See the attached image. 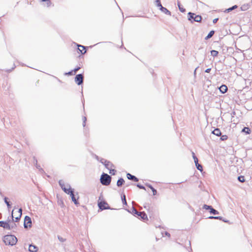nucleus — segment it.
<instances>
[{"label":"nucleus","instance_id":"f257e3e1","mask_svg":"<svg viewBox=\"0 0 252 252\" xmlns=\"http://www.w3.org/2000/svg\"><path fill=\"white\" fill-rule=\"evenodd\" d=\"M3 242L6 245L13 246L16 244L17 239L13 235H7L4 236Z\"/></svg>","mask_w":252,"mask_h":252},{"label":"nucleus","instance_id":"f03ea898","mask_svg":"<svg viewBox=\"0 0 252 252\" xmlns=\"http://www.w3.org/2000/svg\"><path fill=\"white\" fill-rule=\"evenodd\" d=\"M111 180V177L107 174L103 173L100 177V181L102 185L104 186L109 185Z\"/></svg>","mask_w":252,"mask_h":252},{"label":"nucleus","instance_id":"7ed1b4c3","mask_svg":"<svg viewBox=\"0 0 252 252\" xmlns=\"http://www.w3.org/2000/svg\"><path fill=\"white\" fill-rule=\"evenodd\" d=\"M131 213L135 216L136 215L138 218L142 220H148L147 215L144 212H139L133 207L132 208Z\"/></svg>","mask_w":252,"mask_h":252},{"label":"nucleus","instance_id":"20e7f679","mask_svg":"<svg viewBox=\"0 0 252 252\" xmlns=\"http://www.w3.org/2000/svg\"><path fill=\"white\" fill-rule=\"evenodd\" d=\"M202 17L200 15H196L192 12L188 13V20L190 21L191 23L193 22H200L201 21Z\"/></svg>","mask_w":252,"mask_h":252},{"label":"nucleus","instance_id":"39448f33","mask_svg":"<svg viewBox=\"0 0 252 252\" xmlns=\"http://www.w3.org/2000/svg\"><path fill=\"white\" fill-rule=\"evenodd\" d=\"M59 184L62 189L67 194H69V192L72 189L69 184L65 185L62 180H60Z\"/></svg>","mask_w":252,"mask_h":252},{"label":"nucleus","instance_id":"423d86ee","mask_svg":"<svg viewBox=\"0 0 252 252\" xmlns=\"http://www.w3.org/2000/svg\"><path fill=\"white\" fill-rule=\"evenodd\" d=\"M156 6L159 7V9L163 13L166 14V15H171V12L169 11L166 8L162 6L160 0H157Z\"/></svg>","mask_w":252,"mask_h":252},{"label":"nucleus","instance_id":"0eeeda50","mask_svg":"<svg viewBox=\"0 0 252 252\" xmlns=\"http://www.w3.org/2000/svg\"><path fill=\"white\" fill-rule=\"evenodd\" d=\"M13 210L12 212V220H10V222H9V227H7L6 228L7 230H12L13 231H14L17 228V225L15 223V221H14V216L13 215Z\"/></svg>","mask_w":252,"mask_h":252},{"label":"nucleus","instance_id":"6e6552de","mask_svg":"<svg viewBox=\"0 0 252 252\" xmlns=\"http://www.w3.org/2000/svg\"><path fill=\"white\" fill-rule=\"evenodd\" d=\"M98 206L99 208L101 210L110 209V207L109 206L108 203L105 201H101L98 203Z\"/></svg>","mask_w":252,"mask_h":252},{"label":"nucleus","instance_id":"1a4fd4ad","mask_svg":"<svg viewBox=\"0 0 252 252\" xmlns=\"http://www.w3.org/2000/svg\"><path fill=\"white\" fill-rule=\"evenodd\" d=\"M84 80V76L82 74H79L76 75L75 77V82L78 85L83 84Z\"/></svg>","mask_w":252,"mask_h":252},{"label":"nucleus","instance_id":"9d476101","mask_svg":"<svg viewBox=\"0 0 252 252\" xmlns=\"http://www.w3.org/2000/svg\"><path fill=\"white\" fill-rule=\"evenodd\" d=\"M32 220L30 217L26 216L24 219V226L25 228L32 227Z\"/></svg>","mask_w":252,"mask_h":252},{"label":"nucleus","instance_id":"9b49d317","mask_svg":"<svg viewBox=\"0 0 252 252\" xmlns=\"http://www.w3.org/2000/svg\"><path fill=\"white\" fill-rule=\"evenodd\" d=\"M203 209H204L205 210H209L210 213L213 215H217L219 213V212L216 210V209H214L212 206L207 205L206 204H204L203 206Z\"/></svg>","mask_w":252,"mask_h":252},{"label":"nucleus","instance_id":"f8f14e48","mask_svg":"<svg viewBox=\"0 0 252 252\" xmlns=\"http://www.w3.org/2000/svg\"><path fill=\"white\" fill-rule=\"evenodd\" d=\"M71 197V199H72V201L74 202V203L75 204V205H78L79 204V202L77 201V199H78V197H77V198H76V197H75V194H74V191H73V189H72L71 191H70V192H69V194Z\"/></svg>","mask_w":252,"mask_h":252},{"label":"nucleus","instance_id":"ddd939ff","mask_svg":"<svg viewBox=\"0 0 252 252\" xmlns=\"http://www.w3.org/2000/svg\"><path fill=\"white\" fill-rule=\"evenodd\" d=\"M10 222V220H7V221H0V227H1L6 229V228L9 227V222Z\"/></svg>","mask_w":252,"mask_h":252},{"label":"nucleus","instance_id":"4468645a","mask_svg":"<svg viewBox=\"0 0 252 252\" xmlns=\"http://www.w3.org/2000/svg\"><path fill=\"white\" fill-rule=\"evenodd\" d=\"M126 177H127V179L130 180H132L134 182H138V179L136 177H135L134 175H131L130 173H127Z\"/></svg>","mask_w":252,"mask_h":252},{"label":"nucleus","instance_id":"2eb2a0df","mask_svg":"<svg viewBox=\"0 0 252 252\" xmlns=\"http://www.w3.org/2000/svg\"><path fill=\"white\" fill-rule=\"evenodd\" d=\"M105 163V167L107 168L108 170L114 167V165L109 161H104Z\"/></svg>","mask_w":252,"mask_h":252},{"label":"nucleus","instance_id":"dca6fc26","mask_svg":"<svg viewBox=\"0 0 252 252\" xmlns=\"http://www.w3.org/2000/svg\"><path fill=\"white\" fill-rule=\"evenodd\" d=\"M38 250V248L37 247L33 245L32 244L30 245L29 247V251L30 252H36Z\"/></svg>","mask_w":252,"mask_h":252},{"label":"nucleus","instance_id":"f3484780","mask_svg":"<svg viewBox=\"0 0 252 252\" xmlns=\"http://www.w3.org/2000/svg\"><path fill=\"white\" fill-rule=\"evenodd\" d=\"M78 49L82 54H85L86 52V47L83 45H78Z\"/></svg>","mask_w":252,"mask_h":252},{"label":"nucleus","instance_id":"a211bd4d","mask_svg":"<svg viewBox=\"0 0 252 252\" xmlns=\"http://www.w3.org/2000/svg\"><path fill=\"white\" fill-rule=\"evenodd\" d=\"M219 90H220V91L222 93V94H224L225 93L227 90H228V88L227 87V86L225 85H222L220 88H219Z\"/></svg>","mask_w":252,"mask_h":252},{"label":"nucleus","instance_id":"6ab92c4d","mask_svg":"<svg viewBox=\"0 0 252 252\" xmlns=\"http://www.w3.org/2000/svg\"><path fill=\"white\" fill-rule=\"evenodd\" d=\"M212 133L216 136H220L221 135V131L219 128H216L213 131Z\"/></svg>","mask_w":252,"mask_h":252},{"label":"nucleus","instance_id":"aec40b11","mask_svg":"<svg viewBox=\"0 0 252 252\" xmlns=\"http://www.w3.org/2000/svg\"><path fill=\"white\" fill-rule=\"evenodd\" d=\"M125 183V180L123 178H120L117 182V186L119 187H121Z\"/></svg>","mask_w":252,"mask_h":252},{"label":"nucleus","instance_id":"412c9836","mask_svg":"<svg viewBox=\"0 0 252 252\" xmlns=\"http://www.w3.org/2000/svg\"><path fill=\"white\" fill-rule=\"evenodd\" d=\"M215 33V31H211L209 32V33L208 34V35L206 36V37L205 38V39L206 40H207L210 38H211L213 35Z\"/></svg>","mask_w":252,"mask_h":252},{"label":"nucleus","instance_id":"4be33fe9","mask_svg":"<svg viewBox=\"0 0 252 252\" xmlns=\"http://www.w3.org/2000/svg\"><path fill=\"white\" fill-rule=\"evenodd\" d=\"M242 132H245L247 134H250L251 133V129L249 127H244L242 130Z\"/></svg>","mask_w":252,"mask_h":252},{"label":"nucleus","instance_id":"5701e85b","mask_svg":"<svg viewBox=\"0 0 252 252\" xmlns=\"http://www.w3.org/2000/svg\"><path fill=\"white\" fill-rule=\"evenodd\" d=\"M250 7L249 4H245L241 6V9L242 11H246Z\"/></svg>","mask_w":252,"mask_h":252},{"label":"nucleus","instance_id":"b1692460","mask_svg":"<svg viewBox=\"0 0 252 252\" xmlns=\"http://www.w3.org/2000/svg\"><path fill=\"white\" fill-rule=\"evenodd\" d=\"M122 201L124 205H127L126 200V196L125 194H123L121 196Z\"/></svg>","mask_w":252,"mask_h":252},{"label":"nucleus","instance_id":"393cba45","mask_svg":"<svg viewBox=\"0 0 252 252\" xmlns=\"http://www.w3.org/2000/svg\"><path fill=\"white\" fill-rule=\"evenodd\" d=\"M177 4L180 11L182 12H184L186 11V9L182 6L179 1H178Z\"/></svg>","mask_w":252,"mask_h":252},{"label":"nucleus","instance_id":"a878e982","mask_svg":"<svg viewBox=\"0 0 252 252\" xmlns=\"http://www.w3.org/2000/svg\"><path fill=\"white\" fill-rule=\"evenodd\" d=\"M195 166L196 167V168L198 170H199L200 171H202L203 170V167H202V166L201 164H199L198 163H197L195 164Z\"/></svg>","mask_w":252,"mask_h":252},{"label":"nucleus","instance_id":"bb28decb","mask_svg":"<svg viewBox=\"0 0 252 252\" xmlns=\"http://www.w3.org/2000/svg\"><path fill=\"white\" fill-rule=\"evenodd\" d=\"M211 55L213 57H217L219 54V52L216 50H212L211 51Z\"/></svg>","mask_w":252,"mask_h":252},{"label":"nucleus","instance_id":"cd10ccee","mask_svg":"<svg viewBox=\"0 0 252 252\" xmlns=\"http://www.w3.org/2000/svg\"><path fill=\"white\" fill-rule=\"evenodd\" d=\"M192 157H193V158L194 159V162H195V164L197 163H198V158H197V157L195 156L194 153L193 152H192Z\"/></svg>","mask_w":252,"mask_h":252},{"label":"nucleus","instance_id":"c85d7f7f","mask_svg":"<svg viewBox=\"0 0 252 252\" xmlns=\"http://www.w3.org/2000/svg\"><path fill=\"white\" fill-rule=\"evenodd\" d=\"M238 180L239 182L243 183L245 182V178L243 176H240L238 177Z\"/></svg>","mask_w":252,"mask_h":252},{"label":"nucleus","instance_id":"c756f323","mask_svg":"<svg viewBox=\"0 0 252 252\" xmlns=\"http://www.w3.org/2000/svg\"><path fill=\"white\" fill-rule=\"evenodd\" d=\"M237 7V6L236 5H235L232 6L231 7H230V8L227 9L226 10V11H227L228 12H230V11L234 10V9L236 8Z\"/></svg>","mask_w":252,"mask_h":252},{"label":"nucleus","instance_id":"7c9ffc66","mask_svg":"<svg viewBox=\"0 0 252 252\" xmlns=\"http://www.w3.org/2000/svg\"><path fill=\"white\" fill-rule=\"evenodd\" d=\"M21 216H22L18 215V216L16 217H14V221H15V222H18L21 219Z\"/></svg>","mask_w":252,"mask_h":252},{"label":"nucleus","instance_id":"2f4dec72","mask_svg":"<svg viewBox=\"0 0 252 252\" xmlns=\"http://www.w3.org/2000/svg\"><path fill=\"white\" fill-rule=\"evenodd\" d=\"M116 170L115 169H112V168L109 169V173L111 175H114L116 173Z\"/></svg>","mask_w":252,"mask_h":252},{"label":"nucleus","instance_id":"473e14b6","mask_svg":"<svg viewBox=\"0 0 252 252\" xmlns=\"http://www.w3.org/2000/svg\"><path fill=\"white\" fill-rule=\"evenodd\" d=\"M227 138H228V136L226 135H223L221 136V137H220V139L222 141L226 140L227 139Z\"/></svg>","mask_w":252,"mask_h":252},{"label":"nucleus","instance_id":"72a5a7b5","mask_svg":"<svg viewBox=\"0 0 252 252\" xmlns=\"http://www.w3.org/2000/svg\"><path fill=\"white\" fill-rule=\"evenodd\" d=\"M42 1H46L47 2V7H49L51 4V2L50 0H41Z\"/></svg>","mask_w":252,"mask_h":252},{"label":"nucleus","instance_id":"f704fd0d","mask_svg":"<svg viewBox=\"0 0 252 252\" xmlns=\"http://www.w3.org/2000/svg\"><path fill=\"white\" fill-rule=\"evenodd\" d=\"M36 166V167L40 171V172H43V169L40 167L39 165H38L37 163V164H35Z\"/></svg>","mask_w":252,"mask_h":252},{"label":"nucleus","instance_id":"c9c22d12","mask_svg":"<svg viewBox=\"0 0 252 252\" xmlns=\"http://www.w3.org/2000/svg\"><path fill=\"white\" fill-rule=\"evenodd\" d=\"M36 166V167L40 171V172H43V169L40 167L39 165H38L37 163V164H35Z\"/></svg>","mask_w":252,"mask_h":252},{"label":"nucleus","instance_id":"e433bc0d","mask_svg":"<svg viewBox=\"0 0 252 252\" xmlns=\"http://www.w3.org/2000/svg\"><path fill=\"white\" fill-rule=\"evenodd\" d=\"M86 121H87V118H86V117H85V116H84V117H83V126L84 127H85V126H86Z\"/></svg>","mask_w":252,"mask_h":252},{"label":"nucleus","instance_id":"4c0bfd02","mask_svg":"<svg viewBox=\"0 0 252 252\" xmlns=\"http://www.w3.org/2000/svg\"><path fill=\"white\" fill-rule=\"evenodd\" d=\"M136 186H137L138 188H139V189H143L146 190V188H145V187H144V186H143V185H140V184H137V185H136Z\"/></svg>","mask_w":252,"mask_h":252},{"label":"nucleus","instance_id":"58836bf2","mask_svg":"<svg viewBox=\"0 0 252 252\" xmlns=\"http://www.w3.org/2000/svg\"><path fill=\"white\" fill-rule=\"evenodd\" d=\"M152 191L153 192V194L154 195H155L157 194V190L155 189H153Z\"/></svg>","mask_w":252,"mask_h":252},{"label":"nucleus","instance_id":"ea45409f","mask_svg":"<svg viewBox=\"0 0 252 252\" xmlns=\"http://www.w3.org/2000/svg\"><path fill=\"white\" fill-rule=\"evenodd\" d=\"M18 215L22 216V208H20L18 211Z\"/></svg>","mask_w":252,"mask_h":252},{"label":"nucleus","instance_id":"a19ab883","mask_svg":"<svg viewBox=\"0 0 252 252\" xmlns=\"http://www.w3.org/2000/svg\"><path fill=\"white\" fill-rule=\"evenodd\" d=\"M104 161H107V160L104 158H101L100 160V162L105 165Z\"/></svg>","mask_w":252,"mask_h":252},{"label":"nucleus","instance_id":"79ce46f5","mask_svg":"<svg viewBox=\"0 0 252 252\" xmlns=\"http://www.w3.org/2000/svg\"><path fill=\"white\" fill-rule=\"evenodd\" d=\"M7 199L8 198L6 197H5L4 198V202L6 204H7V203H10L9 201H7Z\"/></svg>","mask_w":252,"mask_h":252},{"label":"nucleus","instance_id":"37998d69","mask_svg":"<svg viewBox=\"0 0 252 252\" xmlns=\"http://www.w3.org/2000/svg\"><path fill=\"white\" fill-rule=\"evenodd\" d=\"M222 219H223V218L222 217H220V216L216 217V218H215V219H216V220H222Z\"/></svg>","mask_w":252,"mask_h":252},{"label":"nucleus","instance_id":"c03bdc74","mask_svg":"<svg viewBox=\"0 0 252 252\" xmlns=\"http://www.w3.org/2000/svg\"><path fill=\"white\" fill-rule=\"evenodd\" d=\"M80 69V67H77L75 68L73 71H74L75 72H76Z\"/></svg>","mask_w":252,"mask_h":252},{"label":"nucleus","instance_id":"a18cd8bd","mask_svg":"<svg viewBox=\"0 0 252 252\" xmlns=\"http://www.w3.org/2000/svg\"><path fill=\"white\" fill-rule=\"evenodd\" d=\"M218 20H219V19H218V18H215V19H214L213 20V23H214V24L218 22Z\"/></svg>","mask_w":252,"mask_h":252},{"label":"nucleus","instance_id":"49530a36","mask_svg":"<svg viewBox=\"0 0 252 252\" xmlns=\"http://www.w3.org/2000/svg\"><path fill=\"white\" fill-rule=\"evenodd\" d=\"M211 70V68H207L205 70V72L206 73H209L210 72Z\"/></svg>","mask_w":252,"mask_h":252},{"label":"nucleus","instance_id":"de8ad7c7","mask_svg":"<svg viewBox=\"0 0 252 252\" xmlns=\"http://www.w3.org/2000/svg\"><path fill=\"white\" fill-rule=\"evenodd\" d=\"M33 160H34V161H33L34 163L35 164H37V160L35 158V157H33Z\"/></svg>","mask_w":252,"mask_h":252},{"label":"nucleus","instance_id":"09e8293b","mask_svg":"<svg viewBox=\"0 0 252 252\" xmlns=\"http://www.w3.org/2000/svg\"><path fill=\"white\" fill-rule=\"evenodd\" d=\"M58 239H59V240L61 242H63L64 241V239L62 238V237H61L60 236H58Z\"/></svg>","mask_w":252,"mask_h":252},{"label":"nucleus","instance_id":"8fccbe9b","mask_svg":"<svg viewBox=\"0 0 252 252\" xmlns=\"http://www.w3.org/2000/svg\"><path fill=\"white\" fill-rule=\"evenodd\" d=\"M15 67V65H14V67H13L12 68V69H9V70H7L6 71L9 72L11 71Z\"/></svg>","mask_w":252,"mask_h":252},{"label":"nucleus","instance_id":"3c124183","mask_svg":"<svg viewBox=\"0 0 252 252\" xmlns=\"http://www.w3.org/2000/svg\"><path fill=\"white\" fill-rule=\"evenodd\" d=\"M165 235L167 236L168 237H170V233L167 232H165Z\"/></svg>","mask_w":252,"mask_h":252},{"label":"nucleus","instance_id":"603ef678","mask_svg":"<svg viewBox=\"0 0 252 252\" xmlns=\"http://www.w3.org/2000/svg\"><path fill=\"white\" fill-rule=\"evenodd\" d=\"M209 219H215L216 218V217H214V216H210L208 218Z\"/></svg>","mask_w":252,"mask_h":252},{"label":"nucleus","instance_id":"864d4df0","mask_svg":"<svg viewBox=\"0 0 252 252\" xmlns=\"http://www.w3.org/2000/svg\"><path fill=\"white\" fill-rule=\"evenodd\" d=\"M73 70H72V71H69V72H68L67 74H68V75H72V72H73Z\"/></svg>","mask_w":252,"mask_h":252},{"label":"nucleus","instance_id":"5fc2aeb1","mask_svg":"<svg viewBox=\"0 0 252 252\" xmlns=\"http://www.w3.org/2000/svg\"><path fill=\"white\" fill-rule=\"evenodd\" d=\"M7 206L8 208H9L11 207V204L10 203H7Z\"/></svg>","mask_w":252,"mask_h":252},{"label":"nucleus","instance_id":"6e6d98bb","mask_svg":"<svg viewBox=\"0 0 252 252\" xmlns=\"http://www.w3.org/2000/svg\"><path fill=\"white\" fill-rule=\"evenodd\" d=\"M222 220L225 222H228V220H225V219H222Z\"/></svg>","mask_w":252,"mask_h":252},{"label":"nucleus","instance_id":"4d7b16f0","mask_svg":"<svg viewBox=\"0 0 252 252\" xmlns=\"http://www.w3.org/2000/svg\"><path fill=\"white\" fill-rule=\"evenodd\" d=\"M146 185L149 188H150L151 187V186H152L150 184H146Z\"/></svg>","mask_w":252,"mask_h":252},{"label":"nucleus","instance_id":"13d9d810","mask_svg":"<svg viewBox=\"0 0 252 252\" xmlns=\"http://www.w3.org/2000/svg\"><path fill=\"white\" fill-rule=\"evenodd\" d=\"M150 189H151V190H152V189H154V188L153 187V186H151V187Z\"/></svg>","mask_w":252,"mask_h":252},{"label":"nucleus","instance_id":"bf43d9fd","mask_svg":"<svg viewBox=\"0 0 252 252\" xmlns=\"http://www.w3.org/2000/svg\"><path fill=\"white\" fill-rule=\"evenodd\" d=\"M96 158L98 160V156H96Z\"/></svg>","mask_w":252,"mask_h":252},{"label":"nucleus","instance_id":"052dcab7","mask_svg":"<svg viewBox=\"0 0 252 252\" xmlns=\"http://www.w3.org/2000/svg\"><path fill=\"white\" fill-rule=\"evenodd\" d=\"M156 1H157V0H155V2L156 4Z\"/></svg>","mask_w":252,"mask_h":252},{"label":"nucleus","instance_id":"680f3d73","mask_svg":"<svg viewBox=\"0 0 252 252\" xmlns=\"http://www.w3.org/2000/svg\"><path fill=\"white\" fill-rule=\"evenodd\" d=\"M235 114V112H233V115H234Z\"/></svg>","mask_w":252,"mask_h":252},{"label":"nucleus","instance_id":"e2e57ef3","mask_svg":"<svg viewBox=\"0 0 252 252\" xmlns=\"http://www.w3.org/2000/svg\"><path fill=\"white\" fill-rule=\"evenodd\" d=\"M251 2H252V1H251Z\"/></svg>","mask_w":252,"mask_h":252},{"label":"nucleus","instance_id":"0e129e2a","mask_svg":"<svg viewBox=\"0 0 252 252\" xmlns=\"http://www.w3.org/2000/svg\"><path fill=\"white\" fill-rule=\"evenodd\" d=\"M0 194H1V193L0 192Z\"/></svg>","mask_w":252,"mask_h":252}]
</instances>
